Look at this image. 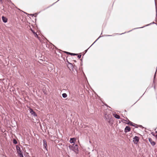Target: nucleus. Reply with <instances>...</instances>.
Segmentation results:
<instances>
[{
  "mask_svg": "<svg viewBox=\"0 0 157 157\" xmlns=\"http://www.w3.org/2000/svg\"><path fill=\"white\" fill-rule=\"evenodd\" d=\"M155 6H156V19L157 18V7L156 4L155 3Z\"/></svg>",
  "mask_w": 157,
  "mask_h": 157,
  "instance_id": "obj_18",
  "label": "nucleus"
},
{
  "mask_svg": "<svg viewBox=\"0 0 157 157\" xmlns=\"http://www.w3.org/2000/svg\"><path fill=\"white\" fill-rule=\"evenodd\" d=\"M149 140L152 146H154L155 145V143L154 141H152V140L151 138H149Z\"/></svg>",
  "mask_w": 157,
  "mask_h": 157,
  "instance_id": "obj_7",
  "label": "nucleus"
},
{
  "mask_svg": "<svg viewBox=\"0 0 157 157\" xmlns=\"http://www.w3.org/2000/svg\"><path fill=\"white\" fill-rule=\"evenodd\" d=\"M113 116L117 119H119L120 118V117L119 115H117V114L115 113H113Z\"/></svg>",
  "mask_w": 157,
  "mask_h": 157,
  "instance_id": "obj_9",
  "label": "nucleus"
},
{
  "mask_svg": "<svg viewBox=\"0 0 157 157\" xmlns=\"http://www.w3.org/2000/svg\"><path fill=\"white\" fill-rule=\"evenodd\" d=\"M104 118L109 123L110 122L111 120V116L110 115H107L106 114L105 115Z\"/></svg>",
  "mask_w": 157,
  "mask_h": 157,
  "instance_id": "obj_1",
  "label": "nucleus"
},
{
  "mask_svg": "<svg viewBox=\"0 0 157 157\" xmlns=\"http://www.w3.org/2000/svg\"><path fill=\"white\" fill-rule=\"evenodd\" d=\"M2 19L4 23H6L7 21V19L3 16L2 17Z\"/></svg>",
  "mask_w": 157,
  "mask_h": 157,
  "instance_id": "obj_11",
  "label": "nucleus"
},
{
  "mask_svg": "<svg viewBox=\"0 0 157 157\" xmlns=\"http://www.w3.org/2000/svg\"><path fill=\"white\" fill-rule=\"evenodd\" d=\"M16 149L19 155L22 154V152L21 151L20 148L19 147L17 146Z\"/></svg>",
  "mask_w": 157,
  "mask_h": 157,
  "instance_id": "obj_2",
  "label": "nucleus"
},
{
  "mask_svg": "<svg viewBox=\"0 0 157 157\" xmlns=\"http://www.w3.org/2000/svg\"><path fill=\"white\" fill-rule=\"evenodd\" d=\"M129 124H130V125H132V126H135L133 124V123H132V122H131L130 123H129Z\"/></svg>",
  "mask_w": 157,
  "mask_h": 157,
  "instance_id": "obj_16",
  "label": "nucleus"
},
{
  "mask_svg": "<svg viewBox=\"0 0 157 157\" xmlns=\"http://www.w3.org/2000/svg\"><path fill=\"white\" fill-rule=\"evenodd\" d=\"M13 143L14 144H16L17 143V141L15 140H14L13 141Z\"/></svg>",
  "mask_w": 157,
  "mask_h": 157,
  "instance_id": "obj_17",
  "label": "nucleus"
},
{
  "mask_svg": "<svg viewBox=\"0 0 157 157\" xmlns=\"http://www.w3.org/2000/svg\"><path fill=\"white\" fill-rule=\"evenodd\" d=\"M33 33L34 34L35 36H37V35L36 33L35 32H33Z\"/></svg>",
  "mask_w": 157,
  "mask_h": 157,
  "instance_id": "obj_22",
  "label": "nucleus"
},
{
  "mask_svg": "<svg viewBox=\"0 0 157 157\" xmlns=\"http://www.w3.org/2000/svg\"><path fill=\"white\" fill-rule=\"evenodd\" d=\"M78 146L77 144H75L73 148H71V149L76 152L77 151L78 149Z\"/></svg>",
  "mask_w": 157,
  "mask_h": 157,
  "instance_id": "obj_4",
  "label": "nucleus"
},
{
  "mask_svg": "<svg viewBox=\"0 0 157 157\" xmlns=\"http://www.w3.org/2000/svg\"><path fill=\"white\" fill-rule=\"evenodd\" d=\"M30 113L34 116H36L37 115L36 114L35 112L32 109H31L30 111Z\"/></svg>",
  "mask_w": 157,
  "mask_h": 157,
  "instance_id": "obj_10",
  "label": "nucleus"
},
{
  "mask_svg": "<svg viewBox=\"0 0 157 157\" xmlns=\"http://www.w3.org/2000/svg\"><path fill=\"white\" fill-rule=\"evenodd\" d=\"M66 52L67 53L69 54L70 55H72V56H75V55H77V54H76L71 53L68 52Z\"/></svg>",
  "mask_w": 157,
  "mask_h": 157,
  "instance_id": "obj_13",
  "label": "nucleus"
},
{
  "mask_svg": "<svg viewBox=\"0 0 157 157\" xmlns=\"http://www.w3.org/2000/svg\"><path fill=\"white\" fill-rule=\"evenodd\" d=\"M153 24H154V23H154V22H153Z\"/></svg>",
  "mask_w": 157,
  "mask_h": 157,
  "instance_id": "obj_26",
  "label": "nucleus"
},
{
  "mask_svg": "<svg viewBox=\"0 0 157 157\" xmlns=\"http://www.w3.org/2000/svg\"><path fill=\"white\" fill-rule=\"evenodd\" d=\"M75 140V139L74 138H71L70 139V142L71 143H74V141Z\"/></svg>",
  "mask_w": 157,
  "mask_h": 157,
  "instance_id": "obj_12",
  "label": "nucleus"
},
{
  "mask_svg": "<svg viewBox=\"0 0 157 157\" xmlns=\"http://www.w3.org/2000/svg\"><path fill=\"white\" fill-rule=\"evenodd\" d=\"M75 144H73L72 145H70L69 146V147L70 149H71V148H73L74 146H75Z\"/></svg>",
  "mask_w": 157,
  "mask_h": 157,
  "instance_id": "obj_15",
  "label": "nucleus"
},
{
  "mask_svg": "<svg viewBox=\"0 0 157 157\" xmlns=\"http://www.w3.org/2000/svg\"><path fill=\"white\" fill-rule=\"evenodd\" d=\"M43 147H44V148H45V149L47 151V142L46 141L44 140H43Z\"/></svg>",
  "mask_w": 157,
  "mask_h": 157,
  "instance_id": "obj_5",
  "label": "nucleus"
},
{
  "mask_svg": "<svg viewBox=\"0 0 157 157\" xmlns=\"http://www.w3.org/2000/svg\"><path fill=\"white\" fill-rule=\"evenodd\" d=\"M111 36V35H104V36H100L94 41V42L90 46H91L100 37L102 36Z\"/></svg>",
  "mask_w": 157,
  "mask_h": 157,
  "instance_id": "obj_8",
  "label": "nucleus"
},
{
  "mask_svg": "<svg viewBox=\"0 0 157 157\" xmlns=\"http://www.w3.org/2000/svg\"><path fill=\"white\" fill-rule=\"evenodd\" d=\"M150 25V24L147 25H146V26H148V25Z\"/></svg>",
  "mask_w": 157,
  "mask_h": 157,
  "instance_id": "obj_24",
  "label": "nucleus"
},
{
  "mask_svg": "<svg viewBox=\"0 0 157 157\" xmlns=\"http://www.w3.org/2000/svg\"><path fill=\"white\" fill-rule=\"evenodd\" d=\"M2 1V0H0V2Z\"/></svg>",
  "mask_w": 157,
  "mask_h": 157,
  "instance_id": "obj_25",
  "label": "nucleus"
},
{
  "mask_svg": "<svg viewBox=\"0 0 157 157\" xmlns=\"http://www.w3.org/2000/svg\"><path fill=\"white\" fill-rule=\"evenodd\" d=\"M144 26H143V27H140V28H135V29H138V28H143V27H144Z\"/></svg>",
  "mask_w": 157,
  "mask_h": 157,
  "instance_id": "obj_23",
  "label": "nucleus"
},
{
  "mask_svg": "<svg viewBox=\"0 0 157 157\" xmlns=\"http://www.w3.org/2000/svg\"><path fill=\"white\" fill-rule=\"evenodd\" d=\"M62 96L63 98H66L67 96V95L66 93H63L62 94Z\"/></svg>",
  "mask_w": 157,
  "mask_h": 157,
  "instance_id": "obj_14",
  "label": "nucleus"
},
{
  "mask_svg": "<svg viewBox=\"0 0 157 157\" xmlns=\"http://www.w3.org/2000/svg\"><path fill=\"white\" fill-rule=\"evenodd\" d=\"M133 141H135L136 143V144L139 141V138L138 136H135L133 138Z\"/></svg>",
  "mask_w": 157,
  "mask_h": 157,
  "instance_id": "obj_6",
  "label": "nucleus"
},
{
  "mask_svg": "<svg viewBox=\"0 0 157 157\" xmlns=\"http://www.w3.org/2000/svg\"><path fill=\"white\" fill-rule=\"evenodd\" d=\"M19 155L20 156V157H24V156L23 155V154H21Z\"/></svg>",
  "mask_w": 157,
  "mask_h": 157,
  "instance_id": "obj_21",
  "label": "nucleus"
},
{
  "mask_svg": "<svg viewBox=\"0 0 157 157\" xmlns=\"http://www.w3.org/2000/svg\"><path fill=\"white\" fill-rule=\"evenodd\" d=\"M157 69H156V71H157ZM156 71L155 73V74L154 75V80L155 79V76H156Z\"/></svg>",
  "mask_w": 157,
  "mask_h": 157,
  "instance_id": "obj_19",
  "label": "nucleus"
},
{
  "mask_svg": "<svg viewBox=\"0 0 157 157\" xmlns=\"http://www.w3.org/2000/svg\"><path fill=\"white\" fill-rule=\"evenodd\" d=\"M124 33H121V34H123Z\"/></svg>",
  "mask_w": 157,
  "mask_h": 157,
  "instance_id": "obj_27",
  "label": "nucleus"
},
{
  "mask_svg": "<svg viewBox=\"0 0 157 157\" xmlns=\"http://www.w3.org/2000/svg\"><path fill=\"white\" fill-rule=\"evenodd\" d=\"M130 130L131 128L130 127L128 126H127L125 127L124 129V132L126 133L130 131Z\"/></svg>",
  "mask_w": 157,
  "mask_h": 157,
  "instance_id": "obj_3",
  "label": "nucleus"
},
{
  "mask_svg": "<svg viewBox=\"0 0 157 157\" xmlns=\"http://www.w3.org/2000/svg\"><path fill=\"white\" fill-rule=\"evenodd\" d=\"M81 55H79L78 56V58L80 59L81 58Z\"/></svg>",
  "mask_w": 157,
  "mask_h": 157,
  "instance_id": "obj_20",
  "label": "nucleus"
}]
</instances>
